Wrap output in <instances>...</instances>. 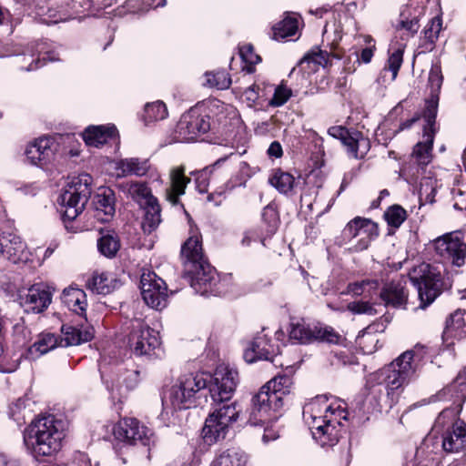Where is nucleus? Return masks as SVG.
I'll return each mask as SVG.
<instances>
[{
    "mask_svg": "<svg viewBox=\"0 0 466 466\" xmlns=\"http://www.w3.org/2000/svg\"><path fill=\"white\" fill-rule=\"evenodd\" d=\"M238 383V371L224 365L217 368L213 377L207 373L183 374L164 390L160 417L167 420L177 410L202 405L208 393L214 402L224 404L231 399Z\"/></svg>",
    "mask_w": 466,
    "mask_h": 466,
    "instance_id": "1",
    "label": "nucleus"
},
{
    "mask_svg": "<svg viewBox=\"0 0 466 466\" xmlns=\"http://www.w3.org/2000/svg\"><path fill=\"white\" fill-rule=\"evenodd\" d=\"M439 400L452 401L437 417L433 432L443 431L438 442L446 452H459L466 447V424L457 420L466 400V369L459 372L455 380L437 394Z\"/></svg>",
    "mask_w": 466,
    "mask_h": 466,
    "instance_id": "2",
    "label": "nucleus"
},
{
    "mask_svg": "<svg viewBox=\"0 0 466 466\" xmlns=\"http://www.w3.org/2000/svg\"><path fill=\"white\" fill-rule=\"evenodd\" d=\"M303 420L313 439L321 447H332L339 441L347 420V405L343 400L329 402L327 396H317L303 407Z\"/></svg>",
    "mask_w": 466,
    "mask_h": 466,
    "instance_id": "3",
    "label": "nucleus"
},
{
    "mask_svg": "<svg viewBox=\"0 0 466 466\" xmlns=\"http://www.w3.org/2000/svg\"><path fill=\"white\" fill-rule=\"evenodd\" d=\"M294 373V368L287 366L253 396L248 418L250 425L265 426L278 420L280 416L279 411L283 407L285 399L293 390Z\"/></svg>",
    "mask_w": 466,
    "mask_h": 466,
    "instance_id": "4",
    "label": "nucleus"
},
{
    "mask_svg": "<svg viewBox=\"0 0 466 466\" xmlns=\"http://www.w3.org/2000/svg\"><path fill=\"white\" fill-rule=\"evenodd\" d=\"M185 273L188 276L191 288L202 296H218V275L207 261L202 248V238L197 229L190 230V236L181 248Z\"/></svg>",
    "mask_w": 466,
    "mask_h": 466,
    "instance_id": "5",
    "label": "nucleus"
},
{
    "mask_svg": "<svg viewBox=\"0 0 466 466\" xmlns=\"http://www.w3.org/2000/svg\"><path fill=\"white\" fill-rule=\"evenodd\" d=\"M427 351L424 346L417 344L406 350L390 364L370 375L368 383L384 386L391 402L397 400L396 390L415 377L420 369Z\"/></svg>",
    "mask_w": 466,
    "mask_h": 466,
    "instance_id": "6",
    "label": "nucleus"
},
{
    "mask_svg": "<svg viewBox=\"0 0 466 466\" xmlns=\"http://www.w3.org/2000/svg\"><path fill=\"white\" fill-rule=\"evenodd\" d=\"M235 110L218 99H210L201 105L190 108L183 114L176 127L177 138L180 142L194 141L199 135L207 133L210 127V118L216 117L222 122L225 113Z\"/></svg>",
    "mask_w": 466,
    "mask_h": 466,
    "instance_id": "7",
    "label": "nucleus"
},
{
    "mask_svg": "<svg viewBox=\"0 0 466 466\" xmlns=\"http://www.w3.org/2000/svg\"><path fill=\"white\" fill-rule=\"evenodd\" d=\"M66 422L52 414L43 415L31 421V432H35L36 455L52 456L62 447L66 437Z\"/></svg>",
    "mask_w": 466,
    "mask_h": 466,
    "instance_id": "8",
    "label": "nucleus"
},
{
    "mask_svg": "<svg viewBox=\"0 0 466 466\" xmlns=\"http://www.w3.org/2000/svg\"><path fill=\"white\" fill-rule=\"evenodd\" d=\"M91 176L85 173L72 177L62 189L57 203L65 221H72L83 212L91 195Z\"/></svg>",
    "mask_w": 466,
    "mask_h": 466,
    "instance_id": "9",
    "label": "nucleus"
},
{
    "mask_svg": "<svg viewBox=\"0 0 466 466\" xmlns=\"http://www.w3.org/2000/svg\"><path fill=\"white\" fill-rule=\"evenodd\" d=\"M444 267L441 264L421 263L409 273L411 283L418 290L420 307L424 309L441 294Z\"/></svg>",
    "mask_w": 466,
    "mask_h": 466,
    "instance_id": "10",
    "label": "nucleus"
},
{
    "mask_svg": "<svg viewBox=\"0 0 466 466\" xmlns=\"http://www.w3.org/2000/svg\"><path fill=\"white\" fill-rule=\"evenodd\" d=\"M434 134V127H430L424 125L423 140L415 145L409 161L403 164L400 175L409 184L416 185L419 178L423 175L426 167L431 163Z\"/></svg>",
    "mask_w": 466,
    "mask_h": 466,
    "instance_id": "11",
    "label": "nucleus"
},
{
    "mask_svg": "<svg viewBox=\"0 0 466 466\" xmlns=\"http://www.w3.org/2000/svg\"><path fill=\"white\" fill-rule=\"evenodd\" d=\"M239 411L235 403H224L208 415L202 429V437L211 445L225 439L229 427L238 420Z\"/></svg>",
    "mask_w": 466,
    "mask_h": 466,
    "instance_id": "12",
    "label": "nucleus"
},
{
    "mask_svg": "<svg viewBox=\"0 0 466 466\" xmlns=\"http://www.w3.org/2000/svg\"><path fill=\"white\" fill-rule=\"evenodd\" d=\"M128 345L137 356L157 355L160 339L157 331L140 319L131 320Z\"/></svg>",
    "mask_w": 466,
    "mask_h": 466,
    "instance_id": "13",
    "label": "nucleus"
},
{
    "mask_svg": "<svg viewBox=\"0 0 466 466\" xmlns=\"http://www.w3.org/2000/svg\"><path fill=\"white\" fill-rule=\"evenodd\" d=\"M289 340L298 344H309L318 340L339 345L344 341V338L329 326H310L304 322H297L290 324Z\"/></svg>",
    "mask_w": 466,
    "mask_h": 466,
    "instance_id": "14",
    "label": "nucleus"
},
{
    "mask_svg": "<svg viewBox=\"0 0 466 466\" xmlns=\"http://www.w3.org/2000/svg\"><path fill=\"white\" fill-rule=\"evenodd\" d=\"M114 436L119 441L130 445L150 446L155 442L152 430L135 418L121 419L114 427Z\"/></svg>",
    "mask_w": 466,
    "mask_h": 466,
    "instance_id": "15",
    "label": "nucleus"
},
{
    "mask_svg": "<svg viewBox=\"0 0 466 466\" xmlns=\"http://www.w3.org/2000/svg\"><path fill=\"white\" fill-rule=\"evenodd\" d=\"M434 249L442 260L461 267L466 258V243L460 233H446L433 241Z\"/></svg>",
    "mask_w": 466,
    "mask_h": 466,
    "instance_id": "16",
    "label": "nucleus"
},
{
    "mask_svg": "<svg viewBox=\"0 0 466 466\" xmlns=\"http://www.w3.org/2000/svg\"><path fill=\"white\" fill-rule=\"evenodd\" d=\"M140 289L142 299L148 307L159 310L167 306V285L155 272L148 269L142 272Z\"/></svg>",
    "mask_w": 466,
    "mask_h": 466,
    "instance_id": "17",
    "label": "nucleus"
},
{
    "mask_svg": "<svg viewBox=\"0 0 466 466\" xmlns=\"http://www.w3.org/2000/svg\"><path fill=\"white\" fill-rule=\"evenodd\" d=\"M328 134L339 139L346 147L348 155L354 158H363L370 149V139L360 131L336 126L329 127Z\"/></svg>",
    "mask_w": 466,
    "mask_h": 466,
    "instance_id": "18",
    "label": "nucleus"
},
{
    "mask_svg": "<svg viewBox=\"0 0 466 466\" xmlns=\"http://www.w3.org/2000/svg\"><path fill=\"white\" fill-rule=\"evenodd\" d=\"M101 376L112 399L121 400L127 392L137 385L139 373L134 370H124L122 368H117L116 372L112 376L106 377L103 371Z\"/></svg>",
    "mask_w": 466,
    "mask_h": 466,
    "instance_id": "19",
    "label": "nucleus"
},
{
    "mask_svg": "<svg viewBox=\"0 0 466 466\" xmlns=\"http://www.w3.org/2000/svg\"><path fill=\"white\" fill-rule=\"evenodd\" d=\"M346 238L357 239L352 248L355 251L366 249L370 241L377 236V227L370 219L356 218L348 223L343 230Z\"/></svg>",
    "mask_w": 466,
    "mask_h": 466,
    "instance_id": "20",
    "label": "nucleus"
},
{
    "mask_svg": "<svg viewBox=\"0 0 466 466\" xmlns=\"http://www.w3.org/2000/svg\"><path fill=\"white\" fill-rule=\"evenodd\" d=\"M279 347L272 343L267 334L259 333L249 341L244 350L243 357L248 363L265 360L275 363Z\"/></svg>",
    "mask_w": 466,
    "mask_h": 466,
    "instance_id": "21",
    "label": "nucleus"
},
{
    "mask_svg": "<svg viewBox=\"0 0 466 466\" xmlns=\"http://www.w3.org/2000/svg\"><path fill=\"white\" fill-rule=\"evenodd\" d=\"M442 80L443 77L440 65H432L428 80L429 86L431 88V97L426 101L425 109L422 115L425 125L430 127L435 126L439 102L438 93L441 87Z\"/></svg>",
    "mask_w": 466,
    "mask_h": 466,
    "instance_id": "22",
    "label": "nucleus"
},
{
    "mask_svg": "<svg viewBox=\"0 0 466 466\" xmlns=\"http://www.w3.org/2000/svg\"><path fill=\"white\" fill-rule=\"evenodd\" d=\"M0 257H3L13 263L27 261L25 244L21 238L13 234L0 235Z\"/></svg>",
    "mask_w": 466,
    "mask_h": 466,
    "instance_id": "23",
    "label": "nucleus"
},
{
    "mask_svg": "<svg viewBox=\"0 0 466 466\" xmlns=\"http://www.w3.org/2000/svg\"><path fill=\"white\" fill-rule=\"evenodd\" d=\"M95 217L101 222H108L116 212V197L109 187L101 188L94 198Z\"/></svg>",
    "mask_w": 466,
    "mask_h": 466,
    "instance_id": "24",
    "label": "nucleus"
},
{
    "mask_svg": "<svg viewBox=\"0 0 466 466\" xmlns=\"http://www.w3.org/2000/svg\"><path fill=\"white\" fill-rule=\"evenodd\" d=\"M61 331L64 337L59 339L60 347L79 345L91 340L94 337L93 327L86 323L76 326L63 325Z\"/></svg>",
    "mask_w": 466,
    "mask_h": 466,
    "instance_id": "25",
    "label": "nucleus"
},
{
    "mask_svg": "<svg viewBox=\"0 0 466 466\" xmlns=\"http://www.w3.org/2000/svg\"><path fill=\"white\" fill-rule=\"evenodd\" d=\"M151 167L148 158L127 157L115 163L116 176L119 177L127 176L143 177Z\"/></svg>",
    "mask_w": 466,
    "mask_h": 466,
    "instance_id": "26",
    "label": "nucleus"
},
{
    "mask_svg": "<svg viewBox=\"0 0 466 466\" xmlns=\"http://www.w3.org/2000/svg\"><path fill=\"white\" fill-rule=\"evenodd\" d=\"M56 150V143L50 136H43L31 143V164L43 167Z\"/></svg>",
    "mask_w": 466,
    "mask_h": 466,
    "instance_id": "27",
    "label": "nucleus"
},
{
    "mask_svg": "<svg viewBox=\"0 0 466 466\" xmlns=\"http://www.w3.org/2000/svg\"><path fill=\"white\" fill-rule=\"evenodd\" d=\"M170 186L167 188L166 198L172 205L179 202V197L185 194L186 187L190 178L185 176L184 167H176L170 170Z\"/></svg>",
    "mask_w": 466,
    "mask_h": 466,
    "instance_id": "28",
    "label": "nucleus"
},
{
    "mask_svg": "<svg viewBox=\"0 0 466 466\" xmlns=\"http://www.w3.org/2000/svg\"><path fill=\"white\" fill-rule=\"evenodd\" d=\"M380 297L385 306L401 308L407 303L408 293L400 280H392L383 287Z\"/></svg>",
    "mask_w": 466,
    "mask_h": 466,
    "instance_id": "29",
    "label": "nucleus"
},
{
    "mask_svg": "<svg viewBox=\"0 0 466 466\" xmlns=\"http://www.w3.org/2000/svg\"><path fill=\"white\" fill-rule=\"evenodd\" d=\"M61 299L68 309L86 320L87 301L86 294L83 289L70 286L63 290Z\"/></svg>",
    "mask_w": 466,
    "mask_h": 466,
    "instance_id": "30",
    "label": "nucleus"
},
{
    "mask_svg": "<svg viewBox=\"0 0 466 466\" xmlns=\"http://www.w3.org/2000/svg\"><path fill=\"white\" fill-rule=\"evenodd\" d=\"M54 289L47 283L31 285V312L42 313L52 302Z\"/></svg>",
    "mask_w": 466,
    "mask_h": 466,
    "instance_id": "31",
    "label": "nucleus"
},
{
    "mask_svg": "<svg viewBox=\"0 0 466 466\" xmlns=\"http://www.w3.org/2000/svg\"><path fill=\"white\" fill-rule=\"evenodd\" d=\"M116 132L117 130L114 125L92 126L86 128L83 133V139L87 146L99 147L115 137Z\"/></svg>",
    "mask_w": 466,
    "mask_h": 466,
    "instance_id": "32",
    "label": "nucleus"
},
{
    "mask_svg": "<svg viewBox=\"0 0 466 466\" xmlns=\"http://www.w3.org/2000/svg\"><path fill=\"white\" fill-rule=\"evenodd\" d=\"M27 399L25 396L19 398L15 402H14L9 408L10 417L16 422L18 428L21 430L23 433L24 443L27 446V435L26 432L29 429L26 423V417L29 414V410L27 409Z\"/></svg>",
    "mask_w": 466,
    "mask_h": 466,
    "instance_id": "33",
    "label": "nucleus"
},
{
    "mask_svg": "<svg viewBox=\"0 0 466 466\" xmlns=\"http://www.w3.org/2000/svg\"><path fill=\"white\" fill-rule=\"evenodd\" d=\"M403 51L404 47L400 46L390 54L388 64L381 70L379 81L386 83L393 82L396 79L403 61Z\"/></svg>",
    "mask_w": 466,
    "mask_h": 466,
    "instance_id": "34",
    "label": "nucleus"
},
{
    "mask_svg": "<svg viewBox=\"0 0 466 466\" xmlns=\"http://www.w3.org/2000/svg\"><path fill=\"white\" fill-rule=\"evenodd\" d=\"M148 204L144 205L145 214L142 228L145 233L150 234L161 223V208L157 198H150Z\"/></svg>",
    "mask_w": 466,
    "mask_h": 466,
    "instance_id": "35",
    "label": "nucleus"
},
{
    "mask_svg": "<svg viewBox=\"0 0 466 466\" xmlns=\"http://www.w3.org/2000/svg\"><path fill=\"white\" fill-rule=\"evenodd\" d=\"M445 333L457 339L466 336V311L457 309L450 315L446 320Z\"/></svg>",
    "mask_w": 466,
    "mask_h": 466,
    "instance_id": "36",
    "label": "nucleus"
},
{
    "mask_svg": "<svg viewBox=\"0 0 466 466\" xmlns=\"http://www.w3.org/2000/svg\"><path fill=\"white\" fill-rule=\"evenodd\" d=\"M86 288L96 294H108L114 288V279L105 272H95L86 281Z\"/></svg>",
    "mask_w": 466,
    "mask_h": 466,
    "instance_id": "37",
    "label": "nucleus"
},
{
    "mask_svg": "<svg viewBox=\"0 0 466 466\" xmlns=\"http://www.w3.org/2000/svg\"><path fill=\"white\" fill-rule=\"evenodd\" d=\"M97 240L98 251L106 258H115L120 248V239L114 231L101 232Z\"/></svg>",
    "mask_w": 466,
    "mask_h": 466,
    "instance_id": "38",
    "label": "nucleus"
},
{
    "mask_svg": "<svg viewBox=\"0 0 466 466\" xmlns=\"http://www.w3.org/2000/svg\"><path fill=\"white\" fill-rule=\"evenodd\" d=\"M329 60V54L319 47L312 48L299 61V66L305 70L307 65L309 71H317L319 66H326Z\"/></svg>",
    "mask_w": 466,
    "mask_h": 466,
    "instance_id": "39",
    "label": "nucleus"
},
{
    "mask_svg": "<svg viewBox=\"0 0 466 466\" xmlns=\"http://www.w3.org/2000/svg\"><path fill=\"white\" fill-rule=\"evenodd\" d=\"M123 191L140 205L148 204L152 196L150 188L144 182H131L122 185Z\"/></svg>",
    "mask_w": 466,
    "mask_h": 466,
    "instance_id": "40",
    "label": "nucleus"
},
{
    "mask_svg": "<svg viewBox=\"0 0 466 466\" xmlns=\"http://www.w3.org/2000/svg\"><path fill=\"white\" fill-rule=\"evenodd\" d=\"M247 461L245 452L230 449L222 452L212 463L214 466H246Z\"/></svg>",
    "mask_w": 466,
    "mask_h": 466,
    "instance_id": "41",
    "label": "nucleus"
},
{
    "mask_svg": "<svg viewBox=\"0 0 466 466\" xmlns=\"http://www.w3.org/2000/svg\"><path fill=\"white\" fill-rule=\"evenodd\" d=\"M269 183L282 194H288L294 187L295 178L288 172L277 169L269 177Z\"/></svg>",
    "mask_w": 466,
    "mask_h": 466,
    "instance_id": "42",
    "label": "nucleus"
},
{
    "mask_svg": "<svg viewBox=\"0 0 466 466\" xmlns=\"http://www.w3.org/2000/svg\"><path fill=\"white\" fill-rule=\"evenodd\" d=\"M167 108L164 102L157 100L145 106L144 119L147 123L163 120L167 116Z\"/></svg>",
    "mask_w": 466,
    "mask_h": 466,
    "instance_id": "43",
    "label": "nucleus"
},
{
    "mask_svg": "<svg viewBox=\"0 0 466 466\" xmlns=\"http://www.w3.org/2000/svg\"><path fill=\"white\" fill-rule=\"evenodd\" d=\"M205 80L204 86L219 90L228 89L231 85V78L225 70L208 72L205 74Z\"/></svg>",
    "mask_w": 466,
    "mask_h": 466,
    "instance_id": "44",
    "label": "nucleus"
},
{
    "mask_svg": "<svg viewBox=\"0 0 466 466\" xmlns=\"http://www.w3.org/2000/svg\"><path fill=\"white\" fill-rule=\"evenodd\" d=\"M298 30V20L293 17H286L273 27L275 39H284L292 36Z\"/></svg>",
    "mask_w": 466,
    "mask_h": 466,
    "instance_id": "45",
    "label": "nucleus"
},
{
    "mask_svg": "<svg viewBox=\"0 0 466 466\" xmlns=\"http://www.w3.org/2000/svg\"><path fill=\"white\" fill-rule=\"evenodd\" d=\"M272 86L265 85L260 87L258 84H253L243 92V97L247 101L248 106H254L258 101L267 96L268 93L271 92Z\"/></svg>",
    "mask_w": 466,
    "mask_h": 466,
    "instance_id": "46",
    "label": "nucleus"
},
{
    "mask_svg": "<svg viewBox=\"0 0 466 466\" xmlns=\"http://www.w3.org/2000/svg\"><path fill=\"white\" fill-rule=\"evenodd\" d=\"M360 41L364 42L366 46L361 49L360 53H359L358 50L354 52V55L356 56V63L359 65L361 63L369 64L374 56V51L376 49L375 42L370 35L360 36L359 43H360Z\"/></svg>",
    "mask_w": 466,
    "mask_h": 466,
    "instance_id": "47",
    "label": "nucleus"
},
{
    "mask_svg": "<svg viewBox=\"0 0 466 466\" xmlns=\"http://www.w3.org/2000/svg\"><path fill=\"white\" fill-rule=\"evenodd\" d=\"M59 346V339L51 333H43L37 341L34 343L35 351L43 355Z\"/></svg>",
    "mask_w": 466,
    "mask_h": 466,
    "instance_id": "48",
    "label": "nucleus"
},
{
    "mask_svg": "<svg viewBox=\"0 0 466 466\" xmlns=\"http://www.w3.org/2000/svg\"><path fill=\"white\" fill-rule=\"evenodd\" d=\"M384 217L390 226L399 228L406 219L407 213L400 206L394 205L386 210Z\"/></svg>",
    "mask_w": 466,
    "mask_h": 466,
    "instance_id": "49",
    "label": "nucleus"
},
{
    "mask_svg": "<svg viewBox=\"0 0 466 466\" xmlns=\"http://www.w3.org/2000/svg\"><path fill=\"white\" fill-rule=\"evenodd\" d=\"M379 282L377 280H363L360 282L350 283L348 286V292L354 296H360L368 293L371 297V292L377 290Z\"/></svg>",
    "mask_w": 466,
    "mask_h": 466,
    "instance_id": "50",
    "label": "nucleus"
},
{
    "mask_svg": "<svg viewBox=\"0 0 466 466\" xmlns=\"http://www.w3.org/2000/svg\"><path fill=\"white\" fill-rule=\"evenodd\" d=\"M291 95V89L281 84L274 88V94L268 101V105L274 107L281 106L290 98Z\"/></svg>",
    "mask_w": 466,
    "mask_h": 466,
    "instance_id": "51",
    "label": "nucleus"
},
{
    "mask_svg": "<svg viewBox=\"0 0 466 466\" xmlns=\"http://www.w3.org/2000/svg\"><path fill=\"white\" fill-rule=\"evenodd\" d=\"M239 56L242 60L249 65L248 72H252V66L259 63L261 58L258 55L254 52V48L251 45H244L239 48Z\"/></svg>",
    "mask_w": 466,
    "mask_h": 466,
    "instance_id": "52",
    "label": "nucleus"
},
{
    "mask_svg": "<svg viewBox=\"0 0 466 466\" xmlns=\"http://www.w3.org/2000/svg\"><path fill=\"white\" fill-rule=\"evenodd\" d=\"M441 30V19L440 17H434L425 26V28L423 30L424 37L431 44H433L437 40Z\"/></svg>",
    "mask_w": 466,
    "mask_h": 466,
    "instance_id": "53",
    "label": "nucleus"
},
{
    "mask_svg": "<svg viewBox=\"0 0 466 466\" xmlns=\"http://www.w3.org/2000/svg\"><path fill=\"white\" fill-rule=\"evenodd\" d=\"M262 218L265 222L268 223V228H267L268 235V236L273 235L278 228V223H279L278 214H277L276 210L272 207L267 206L263 209Z\"/></svg>",
    "mask_w": 466,
    "mask_h": 466,
    "instance_id": "54",
    "label": "nucleus"
},
{
    "mask_svg": "<svg viewBox=\"0 0 466 466\" xmlns=\"http://www.w3.org/2000/svg\"><path fill=\"white\" fill-rule=\"evenodd\" d=\"M347 309L355 314L375 315L377 310L369 301H354L349 303Z\"/></svg>",
    "mask_w": 466,
    "mask_h": 466,
    "instance_id": "55",
    "label": "nucleus"
},
{
    "mask_svg": "<svg viewBox=\"0 0 466 466\" xmlns=\"http://www.w3.org/2000/svg\"><path fill=\"white\" fill-rule=\"evenodd\" d=\"M260 241L265 246V238L262 237L258 228H249L244 232L241 239L243 247H249L253 242Z\"/></svg>",
    "mask_w": 466,
    "mask_h": 466,
    "instance_id": "56",
    "label": "nucleus"
},
{
    "mask_svg": "<svg viewBox=\"0 0 466 466\" xmlns=\"http://www.w3.org/2000/svg\"><path fill=\"white\" fill-rule=\"evenodd\" d=\"M13 330L16 342L25 344L26 342L27 328L24 317H21L19 320L14 325Z\"/></svg>",
    "mask_w": 466,
    "mask_h": 466,
    "instance_id": "57",
    "label": "nucleus"
},
{
    "mask_svg": "<svg viewBox=\"0 0 466 466\" xmlns=\"http://www.w3.org/2000/svg\"><path fill=\"white\" fill-rule=\"evenodd\" d=\"M419 22L417 18H412L410 20L408 19H400L397 25V30H405L408 32L409 35H414L419 29Z\"/></svg>",
    "mask_w": 466,
    "mask_h": 466,
    "instance_id": "58",
    "label": "nucleus"
},
{
    "mask_svg": "<svg viewBox=\"0 0 466 466\" xmlns=\"http://www.w3.org/2000/svg\"><path fill=\"white\" fill-rule=\"evenodd\" d=\"M44 46L45 44H40L36 47V51L38 52V57L35 60H34L35 68L43 66L46 64V61L56 60L54 55L49 53L48 51H46Z\"/></svg>",
    "mask_w": 466,
    "mask_h": 466,
    "instance_id": "59",
    "label": "nucleus"
},
{
    "mask_svg": "<svg viewBox=\"0 0 466 466\" xmlns=\"http://www.w3.org/2000/svg\"><path fill=\"white\" fill-rule=\"evenodd\" d=\"M14 302L22 308L25 313H27V305L29 304V288L23 287L19 289L15 296Z\"/></svg>",
    "mask_w": 466,
    "mask_h": 466,
    "instance_id": "60",
    "label": "nucleus"
},
{
    "mask_svg": "<svg viewBox=\"0 0 466 466\" xmlns=\"http://www.w3.org/2000/svg\"><path fill=\"white\" fill-rule=\"evenodd\" d=\"M71 466H98V464L96 462L92 464L86 453L78 451L74 455Z\"/></svg>",
    "mask_w": 466,
    "mask_h": 466,
    "instance_id": "61",
    "label": "nucleus"
},
{
    "mask_svg": "<svg viewBox=\"0 0 466 466\" xmlns=\"http://www.w3.org/2000/svg\"><path fill=\"white\" fill-rule=\"evenodd\" d=\"M268 155L270 157L279 158L283 155V149L279 142L273 141L268 148Z\"/></svg>",
    "mask_w": 466,
    "mask_h": 466,
    "instance_id": "62",
    "label": "nucleus"
},
{
    "mask_svg": "<svg viewBox=\"0 0 466 466\" xmlns=\"http://www.w3.org/2000/svg\"><path fill=\"white\" fill-rule=\"evenodd\" d=\"M279 433L277 431L269 429L268 426L265 427L264 434L262 436V441L267 443L269 441H274L278 439Z\"/></svg>",
    "mask_w": 466,
    "mask_h": 466,
    "instance_id": "63",
    "label": "nucleus"
},
{
    "mask_svg": "<svg viewBox=\"0 0 466 466\" xmlns=\"http://www.w3.org/2000/svg\"><path fill=\"white\" fill-rule=\"evenodd\" d=\"M15 65L18 66L20 70H29V64L27 63V58L25 56L16 57Z\"/></svg>",
    "mask_w": 466,
    "mask_h": 466,
    "instance_id": "64",
    "label": "nucleus"
}]
</instances>
